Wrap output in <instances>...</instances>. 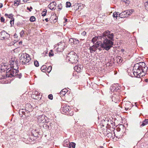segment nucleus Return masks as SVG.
Here are the masks:
<instances>
[{"label":"nucleus","instance_id":"obj_1","mask_svg":"<svg viewBox=\"0 0 148 148\" xmlns=\"http://www.w3.org/2000/svg\"><path fill=\"white\" fill-rule=\"evenodd\" d=\"M148 68L145 66V64L143 62H140L136 64L133 67V73L136 77L139 78L145 75V72Z\"/></svg>","mask_w":148,"mask_h":148},{"label":"nucleus","instance_id":"obj_2","mask_svg":"<svg viewBox=\"0 0 148 148\" xmlns=\"http://www.w3.org/2000/svg\"><path fill=\"white\" fill-rule=\"evenodd\" d=\"M114 34L113 33H110V32L108 30L106 31L102 34V36L99 37L101 38V40L104 41L106 40L107 42H109L111 44L110 47H112L114 41Z\"/></svg>","mask_w":148,"mask_h":148},{"label":"nucleus","instance_id":"obj_3","mask_svg":"<svg viewBox=\"0 0 148 148\" xmlns=\"http://www.w3.org/2000/svg\"><path fill=\"white\" fill-rule=\"evenodd\" d=\"M12 64V66H11L10 68H9L7 70L6 75L8 77H12L16 76V73L18 71V70H17L18 67H17V64L15 62L14 64V62Z\"/></svg>","mask_w":148,"mask_h":148},{"label":"nucleus","instance_id":"obj_4","mask_svg":"<svg viewBox=\"0 0 148 148\" xmlns=\"http://www.w3.org/2000/svg\"><path fill=\"white\" fill-rule=\"evenodd\" d=\"M66 58L72 64L76 63L78 61V57L77 54L73 51L71 52L68 54Z\"/></svg>","mask_w":148,"mask_h":148},{"label":"nucleus","instance_id":"obj_5","mask_svg":"<svg viewBox=\"0 0 148 148\" xmlns=\"http://www.w3.org/2000/svg\"><path fill=\"white\" fill-rule=\"evenodd\" d=\"M20 62L22 64H26L31 60L29 55L26 53H23L20 57Z\"/></svg>","mask_w":148,"mask_h":148},{"label":"nucleus","instance_id":"obj_6","mask_svg":"<svg viewBox=\"0 0 148 148\" xmlns=\"http://www.w3.org/2000/svg\"><path fill=\"white\" fill-rule=\"evenodd\" d=\"M109 42H107L106 40L104 41H102V44L101 45L100 47H99L97 49L99 51H101L102 49L106 51H108L111 48L110 47L111 45Z\"/></svg>","mask_w":148,"mask_h":148},{"label":"nucleus","instance_id":"obj_7","mask_svg":"<svg viewBox=\"0 0 148 148\" xmlns=\"http://www.w3.org/2000/svg\"><path fill=\"white\" fill-rule=\"evenodd\" d=\"M134 12L133 9L127 10L119 14V17L121 18H126L130 15L133 12Z\"/></svg>","mask_w":148,"mask_h":148},{"label":"nucleus","instance_id":"obj_8","mask_svg":"<svg viewBox=\"0 0 148 148\" xmlns=\"http://www.w3.org/2000/svg\"><path fill=\"white\" fill-rule=\"evenodd\" d=\"M10 37V35L5 31H2L0 33V39L1 40L8 39Z\"/></svg>","mask_w":148,"mask_h":148},{"label":"nucleus","instance_id":"obj_9","mask_svg":"<svg viewBox=\"0 0 148 148\" xmlns=\"http://www.w3.org/2000/svg\"><path fill=\"white\" fill-rule=\"evenodd\" d=\"M58 49L61 51L63 50L65 48L67 47V44L64 42L62 41L58 44Z\"/></svg>","mask_w":148,"mask_h":148},{"label":"nucleus","instance_id":"obj_10","mask_svg":"<svg viewBox=\"0 0 148 148\" xmlns=\"http://www.w3.org/2000/svg\"><path fill=\"white\" fill-rule=\"evenodd\" d=\"M71 108L69 105L64 104L62 106L61 110L64 112H68L70 110Z\"/></svg>","mask_w":148,"mask_h":148},{"label":"nucleus","instance_id":"obj_11","mask_svg":"<svg viewBox=\"0 0 148 148\" xmlns=\"http://www.w3.org/2000/svg\"><path fill=\"white\" fill-rule=\"evenodd\" d=\"M112 101L116 103H118L119 101V96L116 94L113 95L112 96Z\"/></svg>","mask_w":148,"mask_h":148},{"label":"nucleus","instance_id":"obj_12","mask_svg":"<svg viewBox=\"0 0 148 148\" xmlns=\"http://www.w3.org/2000/svg\"><path fill=\"white\" fill-rule=\"evenodd\" d=\"M45 117H46L44 115L39 116L38 118V122L40 123L45 122L46 121Z\"/></svg>","mask_w":148,"mask_h":148},{"label":"nucleus","instance_id":"obj_13","mask_svg":"<svg viewBox=\"0 0 148 148\" xmlns=\"http://www.w3.org/2000/svg\"><path fill=\"white\" fill-rule=\"evenodd\" d=\"M55 3H56V2L54 1H53L52 3H51L49 4L48 5V7L50 8V10H53L55 9L56 5H55Z\"/></svg>","mask_w":148,"mask_h":148},{"label":"nucleus","instance_id":"obj_14","mask_svg":"<svg viewBox=\"0 0 148 148\" xmlns=\"http://www.w3.org/2000/svg\"><path fill=\"white\" fill-rule=\"evenodd\" d=\"M82 68V66L80 65L76 66L74 68V70L77 72H80Z\"/></svg>","mask_w":148,"mask_h":148},{"label":"nucleus","instance_id":"obj_15","mask_svg":"<svg viewBox=\"0 0 148 148\" xmlns=\"http://www.w3.org/2000/svg\"><path fill=\"white\" fill-rule=\"evenodd\" d=\"M36 138L37 137L36 136H35L33 135H31L27 139V140L29 142H31L32 141H35Z\"/></svg>","mask_w":148,"mask_h":148},{"label":"nucleus","instance_id":"obj_16","mask_svg":"<svg viewBox=\"0 0 148 148\" xmlns=\"http://www.w3.org/2000/svg\"><path fill=\"white\" fill-rule=\"evenodd\" d=\"M97 48H96V46L94 45L89 47V49L90 53H92L93 52H95Z\"/></svg>","mask_w":148,"mask_h":148},{"label":"nucleus","instance_id":"obj_17","mask_svg":"<svg viewBox=\"0 0 148 148\" xmlns=\"http://www.w3.org/2000/svg\"><path fill=\"white\" fill-rule=\"evenodd\" d=\"M68 91V90L66 88H64L60 91V94L62 96H64Z\"/></svg>","mask_w":148,"mask_h":148},{"label":"nucleus","instance_id":"obj_18","mask_svg":"<svg viewBox=\"0 0 148 148\" xmlns=\"http://www.w3.org/2000/svg\"><path fill=\"white\" fill-rule=\"evenodd\" d=\"M102 44V41L98 40L97 41L95 45L96 46V48H98L100 46H101V45Z\"/></svg>","mask_w":148,"mask_h":148},{"label":"nucleus","instance_id":"obj_19","mask_svg":"<svg viewBox=\"0 0 148 148\" xmlns=\"http://www.w3.org/2000/svg\"><path fill=\"white\" fill-rule=\"evenodd\" d=\"M101 36H99L97 37H95L93 38L92 40V42L93 43H94L95 42H96L97 39H101V38H100L99 37Z\"/></svg>","mask_w":148,"mask_h":148},{"label":"nucleus","instance_id":"obj_20","mask_svg":"<svg viewBox=\"0 0 148 148\" xmlns=\"http://www.w3.org/2000/svg\"><path fill=\"white\" fill-rule=\"evenodd\" d=\"M140 124V125L143 126L146 125L148 124V119H146L145 120L143 121Z\"/></svg>","mask_w":148,"mask_h":148},{"label":"nucleus","instance_id":"obj_21","mask_svg":"<svg viewBox=\"0 0 148 148\" xmlns=\"http://www.w3.org/2000/svg\"><path fill=\"white\" fill-rule=\"evenodd\" d=\"M76 144L73 142H71L69 143V148H75Z\"/></svg>","mask_w":148,"mask_h":148},{"label":"nucleus","instance_id":"obj_22","mask_svg":"<svg viewBox=\"0 0 148 148\" xmlns=\"http://www.w3.org/2000/svg\"><path fill=\"white\" fill-rule=\"evenodd\" d=\"M5 16L6 18H12L13 15L12 14H5Z\"/></svg>","mask_w":148,"mask_h":148},{"label":"nucleus","instance_id":"obj_23","mask_svg":"<svg viewBox=\"0 0 148 148\" xmlns=\"http://www.w3.org/2000/svg\"><path fill=\"white\" fill-rule=\"evenodd\" d=\"M47 12V10L46 9H43V11L41 13V15L42 16H44L46 15Z\"/></svg>","mask_w":148,"mask_h":148},{"label":"nucleus","instance_id":"obj_24","mask_svg":"<svg viewBox=\"0 0 148 148\" xmlns=\"http://www.w3.org/2000/svg\"><path fill=\"white\" fill-rule=\"evenodd\" d=\"M120 14V13L118 12H114L113 14V16L114 18L115 17H119V14Z\"/></svg>","mask_w":148,"mask_h":148},{"label":"nucleus","instance_id":"obj_25","mask_svg":"<svg viewBox=\"0 0 148 148\" xmlns=\"http://www.w3.org/2000/svg\"><path fill=\"white\" fill-rule=\"evenodd\" d=\"M47 69V66L45 65H43L41 67V70L43 72H45V71Z\"/></svg>","mask_w":148,"mask_h":148},{"label":"nucleus","instance_id":"obj_26","mask_svg":"<svg viewBox=\"0 0 148 148\" xmlns=\"http://www.w3.org/2000/svg\"><path fill=\"white\" fill-rule=\"evenodd\" d=\"M69 42L71 45L74 44V38H71L69 39Z\"/></svg>","mask_w":148,"mask_h":148},{"label":"nucleus","instance_id":"obj_27","mask_svg":"<svg viewBox=\"0 0 148 148\" xmlns=\"http://www.w3.org/2000/svg\"><path fill=\"white\" fill-rule=\"evenodd\" d=\"M144 6L146 10L148 11V1L145 2Z\"/></svg>","mask_w":148,"mask_h":148},{"label":"nucleus","instance_id":"obj_28","mask_svg":"<svg viewBox=\"0 0 148 148\" xmlns=\"http://www.w3.org/2000/svg\"><path fill=\"white\" fill-rule=\"evenodd\" d=\"M122 58L120 57H118L117 59V61L118 63H121L122 62Z\"/></svg>","mask_w":148,"mask_h":148},{"label":"nucleus","instance_id":"obj_29","mask_svg":"<svg viewBox=\"0 0 148 148\" xmlns=\"http://www.w3.org/2000/svg\"><path fill=\"white\" fill-rule=\"evenodd\" d=\"M66 8L70 7L71 5V3L69 2H67L66 4Z\"/></svg>","mask_w":148,"mask_h":148},{"label":"nucleus","instance_id":"obj_30","mask_svg":"<svg viewBox=\"0 0 148 148\" xmlns=\"http://www.w3.org/2000/svg\"><path fill=\"white\" fill-rule=\"evenodd\" d=\"M57 8L59 10H61L62 8V5L61 3L59 4Z\"/></svg>","mask_w":148,"mask_h":148},{"label":"nucleus","instance_id":"obj_31","mask_svg":"<svg viewBox=\"0 0 148 148\" xmlns=\"http://www.w3.org/2000/svg\"><path fill=\"white\" fill-rule=\"evenodd\" d=\"M51 69L52 67L51 66H49L47 68L46 70L47 71V72L49 73L51 71Z\"/></svg>","mask_w":148,"mask_h":148},{"label":"nucleus","instance_id":"obj_32","mask_svg":"<svg viewBox=\"0 0 148 148\" xmlns=\"http://www.w3.org/2000/svg\"><path fill=\"white\" fill-rule=\"evenodd\" d=\"M40 95V93L37 91H35L34 92H33V95H35L36 96H38Z\"/></svg>","mask_w":148,"mask_h":148},{"label":"nucleus","instance_id":"obj_33","mask_svg":"<svg viewBox=\"0 0 148 148\" xmlns=\"http://www.w3.org/2000/svg\"><path fill=\"white\" fill-rule=\"evenodd\" d=\"M34 64L36 67H38L39 66V64L38 62L36 60L34 61Z\"/></svg>","mask_w":148,"mask_h":148},{"label":"nucleus","instance_id":"obj_34","mask_svg":"<svg viewBox=\"0 0 148 148\" xmlns=\"http://www.w3.org/2000/svg\"><path fill=\"white\" fill-rule=\"evenodd\" d=\"M122 1L124 2L126 5H128L130 3V1L127 0H122Z\"/></svg>","mask_w":148,"mask_h":148},{"label":"nucleus","instance_id":"obj_35","mask_svg":"<svg viewBox=\"0 0 148 148\" xmlns=\"http://www.w3.org/2000/svg\"><path fill=\"white\" fill-rule=\"evenodd\" d=\"M19 1L18 0L15 1H14V5L15 6H17L19 4Z\"/></svg>","mask_w":148,"mask_h":148},{"label":"nucleus","instance_id":"obj_36","mask_svg":"<svg viewBox=\"0 0 148 148\" xmlns=\"http://www.w3.org/2000/svg\"><path fill=\"white\" fill-rule=\"evenodd\" d=\"M21 37H23L24 36V31L23 30H22L20 33Z\"/></svg>","mask_w":148,"mask_h":148},{"label":"nucleus","instance_id":"obj_37","mask_svg":"<svg viewBox=\"0 0 148 148\" xmlns=\"http://www.w3.org/2000/svg\"><path fill=\"white\" fill-rule=\"evenodd\" d=\"M74 44H77V43H79V40L76 38H74Z\"/></svg>","mask_w":148,"mask_h":148},{"label":"nucleus","instance_id":"obj_38","mask_svg":"<svg viewBox=\"0 0 148 148\" xmlns=\"http://www.w3.org/2000/svg\"><path fill=\"white\" fill-rule=\"evenodd\" d=\"M43 127L44 128L46 129H48L49 127V126L45 123L44 124Z\"/></svg>","mask_w":148,"mask_h":148},{"label":"nucleus","instance_id":"obj_39","mask_svg":"<svg viewBox=\"0 0 148 148\" xmlns=\"http://www.w3.org/2000/svg\"><path fill=\"white\" fill-rule=\"evenodd\" d=\"M14 19H11L10 21V23L11 25V26H12L14 25Z\"/></svg>","mask_w":148,"mask_h":148},{"label":"nucleus","instance_id":"obj_40","mask_svg":"<svg viewBox=\"0 0 148 148\" xmlns=\"http://www.w3.org/2000/svg\"><path fill=\"white\" fill-rule=\"evenodd\" d=\"M52 53V50L49 53V57L53 56L54 55V54Z\"/></svg>","mask_w":148,"mask_h":148},{"label":"nucleus","instance_id":"obj_41","mask_svg":"<svg viewBox=\"0 0 148 148\" xmlns=\"http://www.w3.org/2000/svg\"><path fill=\"white\" fill-rule=\"evenodd\" d=\"M48 97L50 99H53V97L52 95V94H50L48 96Z\"/></svg>","mask_w":148,"mask_h":148},{"label":"nucleus","instance_id":"obj_42","mask_svg":"<svg viewBox=\"0 0 148 148\" xmlns=\"http://www.w3.org/2000/svg\"><path fill=\"white\" fill-rule=\"evenodd\" d=\"M32 107V106L30 104H27L25 106V108L27 109L28 107H29V108L30 107V108H31Z\"/></svg>","mask_w":148,"mask_h":148},{"label":"nucleus","instance_id":"obj_43","mask_svg":"<svg viewBox=\"0 0 148 148\" xmlns=\"http://www.w3.org/2000/svg\"><path fill=\"white\" fill-rule=\"evenodd\" d=\"M16 75L17 76V77L19 78H21V77L22 75L21 74H16Z\"/></svg>","mask_w":148,"mask_h":148},{"label":"nucleus","instance_id":"obj_44","mask_svg":"<svg viewBox=\"0 0 148 148\" xmlns=\"http://www.w3.org/2000/svg\"><path fill=\"white\" fill-rule=\"evenodd\" d=\"M86 34V32L85 31H84L82 33V35L83 36H85Z\"/></svg>","mask_w":148,"mask_h":148},{"label":"nucleus","instance_id":"obj_45","mask_svg":"<svg viewBox=\"0 0 148 148\" xmlns=\"http://www.w3.org/2000/svg\"><path fill=\"white\" fill-rule=\"evenodd\" d=\"M16 42V41L15 42H11L10 44H9V45L11 46L12 45H14L15 43Z\"/></svg>","mask_w":148,"mask_h":148},{"label":"nucleus","instance_id":"obj_46","mask_svg":"<svg viewBox=\"0 0 148 148\" xmlns=\"http://www.w3.org/2000/svg\"><path fill=\"white\" fill-rule=\"evenodd\" d=\"M36 19H29L31 22H33L35 21Z\"/></svg>","mask_w":148,"mask_h":148},{"label":"nucleus","instance_id":"obj_47","mask_svg":"<svg viewBox=\"0 0 148 148\" xmlns=\"http://www.w3.org/2000/svg\"><path fill=\"white\" fill-rule=\"evenodd\" d=\"M3 5L2 3H0V8H1L3 7Z\"/></svg>","mask_w":148,"mask_h":148},{"label":"nucleus","instance_id":"obj_48","mask_svg":"<svg viewBox=\"0 0 148 148\" xmlns=\"http://www.w3.org/2000/svg\"><path fill=\"white\" fill-rule=\"evenodd\" d=\"M30 19H35L36 18L34 16H32L30 18Z\"/></svg>","mask_w":148,"mask_h":148},{"label":"nucleus","instance_id":"obj_49","mask_svg":"<svg viewBox=\"0 0 148 148\" xmlns=\"http://www.w3.org/2000/svg\"><path fill=\"white\" fill-rule=\"evenodd\" d=\"M1 22H4L5 21V19H0Z\"/></svg>","mask_w":148,"mask_h":148},{"label":"nucleus","instance_id":"obj_50","mask_svg":"<svg viewBox=\"0 0 148 148\" xmlns=\"http://www.w3.org/2000/svg\"><path fill=\"white\" fill-rule=\"evenodd\" d=\"M45 20L47 22L49 21L48 19H45Z\"/></svg>","mask_w":148,"mask_h":148},{"label":"nucleus","instance_id":"obj_51","mask_svg":"<svg viewBox=\"0 0 148 148\" xmlns=\"http://www.w3.org/2000/svg\"><path fill=\"white\" fill-rule=\"evenodd\" d=\"M27 10H29L30 11H31V10L29 9V8L28 7L27 8Z\"/></svg>","mask_w":148,"mask_h":148},{"label":"nucleus","instance_id":"obj_52","mask_svg":"<svg viewBox=\"0 0 148 148\" xmlns=\"http://www.w3.org/2000/svg\"><path fill=\"white\" fill-rule=\"evenodd\" d=\"M145 81L146 82H147L148 81V79H145Z\"/></svg>","mask_w":148,"mask_h":148},{"label":"nucleus","instance_id":"obj_53","mask_svg":"<svg viewBox=\"0 0 148 148\" xmlns=\"http://www.w3.org/2000/svg\"><path fill=\"white\" fill-rule=\"evenodd\" d=\"M125 109L126 110H127L128 109V108H125Z\"/></svg>","mask_w":148,"mask_h":148},{"label":"nucleus","instance_id":"obj_54","mask_svg":"<svg viewBox=\"0 0 148 148\" xmlns=\"http://www.w3.org/2000/svg\"><path fill=\"white\" fill-rule=\"evenodd\" d=\"M34 99H37V97H36H36H35V98H34Z\"/></svg>","mask_w":148,"mask_h":148},{"label":"nucleus","instance_id":"obj_55","mask_svg":"<svg viewBox=\"0 0 148 148\" xmlns=\"http://www.w3.org/2000/svg\"><path fill=\"white\" fill-rule=\"evenodd\" d=\"M67 19H65V21L66 22H67Z\"/></svg>","mask_w":148,"mask_h":148},{"label":"nucleus","instance_id":"obj_56","mask_svg":"<svg viewBox=\"0 0 148 148\" xmlns=\"http://www.w3.org/2000/svg\"><path fill=\"white\" fill-rule=\"evenodd\" d=\"M30 9H32V7H30Z\"/></svg>","mask_w":148,"mask_h":148},{"label":"nucleus","instance_id":"obj_57","mask_svg":"<svg viewBox=\"0 0 148 148\" xmlns=\"http://www.w3.org/2000/svg\"><path fill=\"white\" fill-rule=\"evenodd\" d=\"M2 18V19H3V18H3V17H1V18Z\"/></svg>","mask_w":148,"mask_h":148},{"label":"nucleus","instance_id":"obj_58","mask_svg":"<svg viewBox=\"0 0 148 148\" xmlns=\"http://www.w3.org/2000/svg\"><path fill=\"white\" fill-rule=\"evenodd\" d=\"M110 134V135H111V136H112V134H111L110 133V134Z\"/></svg>","mask_w":148,"mask_h":148},{"label":"nucleus","instance_id":"obj_59","mask_svg":"<svg viewBox=\"0 0 148 148\" xmlns=\"http://www.w3.org/2000/svg\"><path fill=\"white\" fill-rule=\"evenodd\" d=\"M19 43H21V42H19Z\"/></svg>","mask_w":148,"mask_h":148},{"label":"nucleus","instance_id":"obj_60","mask_svg":"<svg viewBox=\"0 0 148 148\" xmlns=\"http://www.w3.org/2000/svg\"><path fill=\"white\" fill-rule=\"evenodd\" d=\"M64 18H66L64 17Z\"/></svg>","mask_w":148,"mask_h":148},{"label":"nucleus","instance_id":"obj_61","mask_svg":"<svg viewBox=\"0 0 148 148\" xmlns=\"http://www.w3.org/2000/svg\"><path fill=\"white\" fill-rule=\"evenodd\" d=\"M43 21H44V20L43 19Z\"/></svg>","mask_w":148,"mask_h":148},{"label":"nucleus","instance_id":"obj_62","mask_svg":"<svg viewBox=\"0 0 148 148\" xmlns=\"http://www.w3.org/2000/svg\"><path fill=\"white\" fill-rule=\"evenodd\" d=\"M15 35H16V34H14V36H15Z\"/></svg>","mask_w":148,"mask_h":148}]
</instances>
